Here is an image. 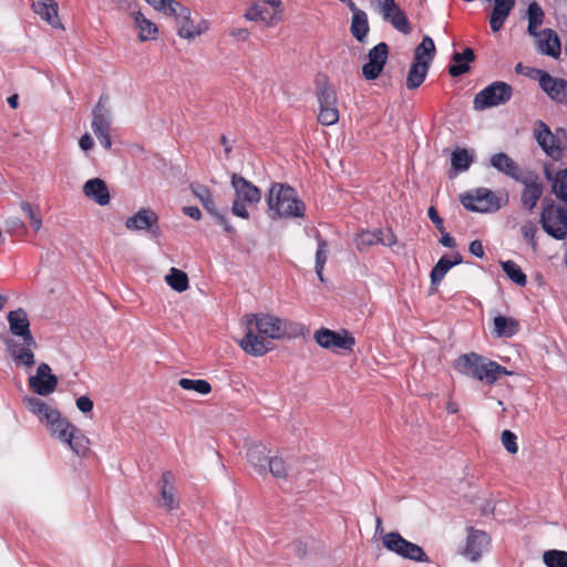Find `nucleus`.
<instances>
[{
  "label": "nucleus",
  "instance_id": "57",
  "mask_svg": "<svg viewBox=\"0 0 567 567\" xmlns=\"http://www.w3.org/2000/svg\"><path fill=\"white\" fill-rule=\"evenodd\" d=\"M76 408L83 413H90L93 410V401L86 396H80L76 400Z\"/></svg>",
  "mask_w": 567,
  "mask_h": 567
},
{
  "label": "nucleus",
  "instance_id": "56",
  "mask_svg": "<svg viewBox=\"0 0 567 567\" xmlns=\"http://www.w3.org/2000/svg\"><path fill=\"white\" fill-rule=\"evenodd\" d=\"M536 231H537V227L532 221H527L522 226V234H523L524 238L527 239L528 241H530L533 245L535 244L534 238H535Z\"/></svg>",
  "mask_w": 567,
  "mask_h": 567
},
{
  "label": "nucleus",
  "instance_id": "64",
  "mask_svg": "<svg viewBox=\"0 0 567 567\" xmlns=\"http://www.w3.org/2000/svg\"><path fill=\"white\" fill-rule=\"evenodd\" d=\"M380 243L384 246L391 247L396 244V239L390 230H386V231L382 230Z\"/></svg>",
  "mask_w": 567,
  "mask_h": 567
},
{
  "label": "nucleus",
  "instance_id": "33",
  "mask_svg": "<svg viewBox=\"0 0 567 567\" xmlns=\"http://www.w3.org/2000/svg\"><path fill=\"white\" fill-rule=\"evenodd\" d=\"M474 58V51L470 48H466L463 52L454 53V64L450 65L449 73L454 78L466 73L470 70L468 62H472Z\"/></svg>",
  "mask_w": 567,
  "mask_h": 567
},
{
  "label": "nucleus",
  "instance_id": "10",
  "mask_svg": "<svg viewBox=\"0 0 567 567\" xmlns=\"http://www.w3.org/2000/svg\"><path fill=\"white\" fill-rule=\"evenodd\" d=\"M316 342L324 349L334 352L339 350L352 351L355 340L347 330L333 331L327 328L317 330L313 334Z\"/></svg>",
  "mask_w": 567,
  "mask_h": 567
},
{
  "label": "nucleus",
  "instance_id": "17",
  "mask_svg": "<svg viewBox=\"0 0 567 567\" xmlns=\"http://www.w3.org/2000/svg\"><path fill=\"white\" fill-rule=\"evenodd\" d=\"M125 227L131 231L147 230L158 236V215L152 208H141L125 220Z\"/></svg>",
  "mask_w": 567,
  "mask_h": 567
},
{
  "label": "nucleus",
  "instance_id": "3",
  "mask_svg": "<svg viewBox=\"0 0 567 567\" xmlns=\"http://www.w3.org/2000/svg\"><path fill=\"white\" fill-rule=\"evenodd\" d=\"M267 205L271 218L303 217L306 206L291 186L274 183L268 192Z\"/></svg>",
  "mask_w": 567,
  "mask_h": 567
},
{
  "label": "nucleus",
  "instance_id": "24",
  "mask_svg": "<svg viewBox=\"0 0 567 567\" xmlns=\"http://www.w3.org/2000/svg\"><path fill=\"white\" fill-rule=\"evenodd\" d=\"M131 18L134 21V27L138 32V40L141 42L153 41L157 38V25L147 19L141 10H133Z\"/></svg>",
  "mask_w": 567,
  "mask_h": 567
},
{
  "label": "nucleus",
  "instance_id": "55",
  "mask_svg": "<svg viewBox=\"0 0 567 567\" xmlns=\"http://www.w3.org/2000/svg\"><path fill=\"white\" fill-rule=\"evenodd\" d=\"M516 439H517L516 435L509 430H505L502 432V435H501L502 443H503L504 447L506 449V451L511 454H515L518 451Z\"/></svg>",
  "mask_w": 567,
  "mask_h": 567
},
{
  "label": "nucleus",
  "instance_id": "52",
  "mask_svg": "<svg viewBox=\"0 0 567 567\" xmlns=\"http://www.w3.org/2000/svg\"><path fill=\"white\" fill-rule=\"evenodd\" d=\"M554 192L560 199L567 202V168L557 174Z\"/></svg>",
  "mask_w": 567,
  "mask_h": 567
},
{
  "label": "nucleus",
  "instance_id": "50",
  "mask_svg": "<svg viewBox=\"0 0 567 567\" xmlns=\"http://www.w3.org/2000/svg\"><path fill=\"white\" fill-rule=\"evenodd\" d=\"M270 472L277 478H286L289 475V468L285 461L278 456L269 457L267 462V472Z\"/></svg>",
  "mask_w": 567,
  "mask_h": 567
},
{
  "label": "nucleus",
  "instance_id": "15",
  "mask_svg": "<svg viewBox=\"0 0 567 567\" xmlns=\"http://www.w3.org/2000/svg\"><path fill=\"white\" fill-rule=\"evenodd\" d=\"M29 386L41 396L52 394L58 386V378L48 363H40L37 373L29 378Z\"/></svg>",
  "mask_w": 567,
  "mask_h": 567
},
{
  "label": "nucleus",
  "instance_id": "25",
  "mask_svg": "<svg viewBox=\"0 0 567 567\" xmlns=\"http://www.w3.org/2000/svg\"><path fill=\"white\" fill-rule=\"evenodd\" d=\"M84 195L101 206L110 203V192L105 182L101 178H92L83 185Z\"/></svg>",
  "mask_w": 567,
  "mask_h": 567
},
{
  "label": "nucleus",
  "instance_id": "27",
  "mask_svg": "<svg viewBox=\"0 0 567 567\" xmlns=\"http://www.w3.org/2000/svg\"><path fill=\"white\" fill-rule=\"evenodd\" d=\"M8 352L12 360L19 365L31 368L34 364V353L32 351L35 346H18L13 340L6 341Z\"/></svg>",
  "mask_w": 567,
  "mask_h": 567
},
{
  "label": "nucleus",
  "instance_id": "23",
  "mask_svg": "<svg viewBox=\"0 0 567 567\" xmlns=\"http://www.w3.org/2000/svg\"><path fill=\"white\" fill-rule=\"evenodd\" d=\"M158 504L167 511L176 509L179 505L175 496L174 475L171 472L162 475Z\"/></svg>",
  "mask_w": 567,
  "mask_h": 567
},
{
  "label": "nucleus",
  "instance_id": "39",
  "mask_svg": "<svg viewBox=\"0 0 567 567\" xmlns=\"http://www.w3.org/2000/svg\"><path fill=\"white\" fill-rule=\"evenodd\" d=\"M461 257L455 260H451L447 257H442L431 270V284L437 286L446 275V272L455 265L461 262Z\"/></svg>",
  "mask_w": 567,
  "mask_h": 567
},
{
  "label": "nucleus",
  "instance_id": "28",
  "mask_svg": "<svg viewBox=\"0 0 567 567\" xmlns=\"http://www.w3.org/2000/svg\"><path fill=\"white\" fill-rule=\"evenodd\" d=\"M491 165L498 172L515 181L522 179V173L518 165L506 153L494 154L491 157Z\"/></svg>",
  "mask_w": 567,
  "mask_h": 567
},
{
  "label": "nucleus",
  "instance_id": "8",
  "mask_svg": "<svg viewBox=\"0 0 567 567\" xmlns=\"http://www.w3.org/2000/svg\"><path fill=\"white\" fill-rule=\"evenodd\" d=\"M382 544L389 551H392L402 558L421 563H427L430 560L422 547L406 540L398 532L384 534L382 537Z\"/></svg>",
  "mask_w": 567,
  "mask_h": 567
},
{
  "label": "nucleus",
  "instance_id": "31",
  "mask_svg": "<svg viewBox=\"0 0 567 567\" xmlns=\"http://www.w3.org/2000/svg\"><path fill=\"white\" fill-rule=\"evenodd\" d=\"M247 458L249 463L264 475L267 473V462L269 460L266 445L261 443H252L247 450Z\"/></svg>",
  "mask_w": 567,
  "mask_h": 567
},
{
  "label": "nucleus",
  "instance_id": "4",
  "mask_svg": "<svg viewBox=\"0 0 567 567\" xmlns=\"http://www.w3.org/2000/svg\"><path fill=\"white\" fill-rule=\"evenodd\" d=\"M231 186L235 190L231 213L237 217L248 219V206L257 205L260 202L261 192L252 183L236 173L231 175Z\"/></svg>",
  "mask_w": 567,
  "mask_h": 567
},
{
  "label": "nucleus",
  "instance_id": "34",
  "mask_svg": "<svg viewBox=\"0 0 567 567\" xmlns=\"http://www.w3.org/2000/svg\"><path fill=\"white\" fill-rule=\"evenodd\" d=\"M435 55V45L431 37L424 35L422 42L415 48L413 61L417 63H425L430 68L431 62Z\"/></svg>",
  "mask_w": 567,
  "mask_h": 567
},
{
  "label": "nucleus",
  "instance_id": "37",
  "mask_svg": "<svg viewBox=\"0 0 567 567\" xmlns=\"http://www.w3.org/2000/svg\"><path fill=\"white\" fill-rule=\"evenodd\" d=\"M165 282L177 292H184L189 287L187 274L174 267H172L165 276Z\"/></svg>",
  "mask_w": 567,
  "mask_h": 567
},
{
  "label": "nucleus",
  "instance_id": "20",
  "mask_svg": "<svg viewBox=\"0 0 567 567\" xmlns=\"http://www.w3.org/2000/svg\"><path fill=\"white\" fill-rule=\"evenodd\" d=\"M31 9L53 29L64 30V25L59 17V4L55 0H33Z\"/></svg>",
  "mask_w": 567,
  "mask_h": 567
},
{
  "label": "nucleus",
  "instance_id": "40",
  "mask_svg": "<svg viewBox=\"0 0 567 567\" xmlns=\"http://www.w3.org/2000/svg\"><path fill=\"white\" fill-rule=\"evenodd\" d=\"M192 192L209 214L216 215L217 209L215 202L210 190L206 186L199 184L192 185Z\"/></svg>",
  "mask_w": 567,
  "mask_h": 567
},
{
  "label": "nucleus",
  "instance_id": "30",
  "mask_svg": "<svg viewBox=\"0 0 567 567\" xmlns=\"http://www.w3.org/2000/svg\"><path fill=\"white\" fill-rule=\"evenodd\" d=\"M483 359L484 357L474 352L462 354L455 360L454 368L460 373L475 379Z\"/></svg>",
  "mask_w": 567,
  "mask_h": 567
},
{
  "label": "nucleus",
  "instance_id": "54",
  "mask_svg": "<svg viewBox=\"0 0 567 567\" xmlns=\"http://www.w3.org/2000/svg\"><path fill=\"white\" fill-rule=\"evenodd\" d=\"M370 4L382 18L390 11H393V9H396L398 6L395 0H370Z\"/></svg>",
  "mask_w": 567,
  "mask_h": 567
},
{
  "label": "nucleus",
  "instance_id": "48",
  "mask_svg": "<svg viewBox=\"0 0 567 567\" xmlns=\"http://www.w3.org/2000/svg\"><path fill=\"white\" fill-rule=\"evenodd\" d=\"M382 230L370 231L362 230L355 238V244L359 249H364L380 243Z\"/></svg>",
  "mask_w": 567,
  "mask_h": 567
},
{
  "label": "nucleus",
  "instance_id": "49",
  "mask_svg": "<svg viewBox=\"0 0 567 567\" xmlns=\"http://www.w3.org/2000/svg\"><path fill=\"white\" fill-rule=\"evenodd\" d=\"M21 210L29 217L31 227L39 231L42 226V217L38 206H34L28 202L20 204Z\"/></svg>",
  "mask_w": 567,
  "mask_h": 567
},
{
  "label": "nucleus",
  "instance_id": "42",
  "mask_svg": "<svg viewBox=\"0 0 567 567\" xmlns=\"http://www.w3.org/2000/svg\"><path fill=\"white\" fill-rule=\"evenodd\" d=\"M542 194H543V188H542L540 184H537V183L527 184L522 194L523 205L529 210L533 209L536 206Z\"/></svg>",
  "mask_w": 567,
  "mask_h": 567
},
{
  "label": "nucleus",
  "instance_id": "43",
  "mask_svg": "<svg viewBox=\"0 0 567 567\" xmlns=\"http://www.w3.org/2000/svg\"><path fill=\"white\" fill-rule=\"evenodd\" d=\"M178 384L186 391H194L202 395H206L212 392L210 383L203 379L182 378L178 380Z\"/></svg>",
  "mask_w": 567,
  "mask_h": 567
},
{
  "label": "nucleus",
  "instance_id": "14",
  "mask_svg": "<svg viewBox=\"0 0 567 567\" xmlns=\"http://www.w3.org/2000/svg\"><path fill=\"white\" fill-rule=\"evenodd\" d=\"M389 47L385 42H380L368 52V62L362 65V74L369 80H375L380 76L388 61Z\"/></svg>",
  "mask_w": 567,
  "mask_h": 567
},
{
  "label": "nucleus",
  "instance_id": "53",
  "mask_svg": "<svg viewBox=\"0 0 567 567\" xmlns=\"http://www.w3.org/2000/svg\"><path fill=\"white\" fill-rule=\"evenodd\" d=\"M147 4H150L155 11L169 16L172 12L174 4H177L178 1L175 0H144Z\"/></svg>",
  "mask_w": 567,
  "mask_h": 567
},
{
  "label": "nucleus",
  "instance_id": "21",
  "mask_svg": "<svg viewBox=\"0 0 567 567\" xmlns=\"http://www.w3.org/2000/svg\"><path fill=\"white\" fill-rule=\"evenodd\" d=\"M91 127L94 134L111 131L112 112L109 107V99L101 96L93 109Z\"/></svg>",
  "mask_w": 567,
  "mask_h": 567
},
{
  "label": "nucleus",
  "instance_id": "61",
  "mask_svg": "<svg viewBox=\"0 0 567 567\" xmlns=\"http://www.w3.org/2000/svg\"><path fill=\"white\" fill-rule=\"evenodd\" d=\"M95 136L104 148L110 150L112 147L110 131L95 134Z\"/></svg>",
  "mask_w": 567,
  "mask_h": 567
},
{
  "label": "nucleus",
  "instance_id": "9",
  "mask_svg": "<svg viewBox=\"0 0 567 567\" xmlns=\"http://www.w3.org/2000/svg\"><path fill=\"white\" fill-rule=\"evenodd\" d=\"M513 94L512 86L505 82L496 81L481 90L474 97V109L483 111L505 104Z\"/></svg>",
  "mask_w": 567,
  "mask_h": 567
},
{
  "label": "nucleus",
  "instance_id": "38",
  "mask_svg": "<svg viewBox=\"0 0 567 567\" xmlns=\"http://www.w3.org/2000/svg\"><path fill=\"white\" fill-rule=\"evenodd\" d=\"M427 72L429 68L425 66V63H417L413 61L406 76V87L409 90H415L421 86L426 78Z\"/></svg>",
  "mask_w": 567,
  "mask_h": 567
},
{
  "label": "nucleus",
  "instance_id": "44",
  "mask_svg": "<svg viewBox=\"0 0 567 567\" xmlns=\"http://www.w3.org/2000/svg\"><path fill=\"white\" fill-rule=\"evenodd\" d=\"M528 17V33L530 35L537 33V29L542 25L544 20V11L537 2H532L527 10Z\"/></svg>",
  "mask_w": 567,
  "mask_h": 567
},
{
  "label": "nucleus",
  "instance_id": "36",
  "mask_svg": "<svg viewBox=\"0 0 567 567\" xmlns=\"http://www.w3.org/2000/svg\"><path fill=\"white\" fill-rule=\"evenodd\" d=\"M382 19L390 22L394 29L403 34H409L412 31L411 24L405 13L399 6H396V9H393V11L386 13V16H384Z\"/></svg>",
  "mask_w": 567,
  "mask_h": 567
},
{
  "label": "nucleus",
  "instance_id": "11",
  "mask_svg": "<svg viewBox=\"0 0 567 567\" xmlns=\"http://www.w3.org/2000/svg\"><path fill=\"white\" fill-rule=\"evenodd\" d=\"M284 7L276 8L269 0H258L251 3L244 17L248 21L261 22L267 27H274L281 21Z\"/></svg>",
  "mask_w": 567,
  "mask_h": 567
},
{
  "label": "nucleus",
  "instance_id": "18",
  "mask_svg": "<svg viewBox=\"0 0 567 567\" xmlns=\"http://www.w3.org/2000/svg\"><path fill=\"white\" fill-rule=\"evenodd\" d=\"M10 332L22 339L25 346H35L37 342L30 330V321L24 309L18 308L8 313Z\"/></svg>",
  "mask_w": 567,
  "mask_h": 567
},
{
  "label": "nucleus",
  "instance_id": "6",
  "mask_svg": "<svg viewBox=\"0 0 567 567\" xmlns=\"http://www.w3.org/2000/svg\"><path fill=\"white\" fill-rule=\"evenodd\" d=\"M461 203L466 209L472 212L493 213L506 203V198L498 196L491 189L477 188L472 193L462 195Z\"/></svg>",
  "mask_w": 567,
  "mask_h": 567
},
{
  "label": "nucleus",
  "instance_id": "45",
  "mask_svg": "<svg viewBox=\"0 0 567 567\" xmlns=\"http://www.w3.org/2000/svg\"><path fill=\"white\" fill-rule=\"evenodd\" d=\"M543 563L546 567H567V551L549 549L543 554Z\"/></svg>",
  "mask_w": 567,
  "mask_h": 567
},
{
  "label": "nucleus",
  "instance_id": "2",
  "mask_svg": "<svg viewBox=\"0 0 567 567\" xmlns=\"http://www.w3.org/2000/svg\"><path fill=\"white\" fill-rule=\"evenodd\" d=\"M246 334L239 341L248 354L261 357L272 349L271 340L282 339L281 319L269 313L245 316Z\"/></svg>",
  "mask_w": 567,
  "mask_h": 567
},
{
  "label": "nucleus",
  "instance_id": "35",
  "mask_svg": "<svg viewBox=\"0 0 567 567\" xmlns=\"http://www.w3.org/2000/svg\"><path fill=\"white\" fill-rule=\"evenodd\" d=\"M519 330L518 322L508 317L497 316L494 318V333L498 338H511Z\"/></svg>",
  "mask_w": 567,
  "mask_h": 567
},
{
  "label": "nucleus",
  "instance_id": "26",
  "mask_svg": "<svg viewBox=\"0 0 567 567\" xmlns=\"http://www.w3.org/2000/svg\"><path fill=\"white\" fill-rule=\"evenodd\" d=\"M509 374H512V372H509L505 367H502L497 362L484 358L475 379L485 382L486 384H493L502 375Z\"/></svg>",
  "mask_w": 567,
  "mask_h": 567
},
{
  "label": "nucleus",
  "instance_id": "29",
  "mask_svg": "<svg viewBox=\"0 0 567 567\" xmlns=\"http://www.w3.org/2000/svg\"><path fill=\"white\" fill-rule=\"evenodd\" d=\"M516 0H495L492 14L489 17V25L494 32L499 31L512 9L515 6Z\"/></svg>",
  "mask_w": 567,
  "mask_h": 567
},
{
  "label": "nucleus",
  "instance_id": "60",
  "mask_svg": "<svg viewBox=\"0 0 567 567\" xmlns=\"http://www.w3.org/2000/svg\"><path fill=\"white\" fill-rule=\"evenodd\" d=\"M79 146L84 152L92 150V147L94 146V141L92 136L89 133L82 135V137L79 141Z\"/></svg>",
  "mask_w": 567,
  "mask_h": 567
},
{
  "label": "nucleus",
  "instance_id": "16",
  "mask_svg": "<svg viewBox=\"0 0 567 567\" xmlns=\"http://www.w3.org/2000/svg\"><path fill=\"white\" fill-rule=\"evenodd\" d=\"M533 72L538 74L539 85L547 95L559 103H567V82L563 79L550 76L542 70L528 69L527 75Z\"/></svg>",
  "mask_w": 567,
  "mask_h": 567
},
{
  "label": "nucleus",
  "instance_id": "22",
  "mask_svg": "<svg viewBox=\"0 0 567 567\" xmlns=\"http://www.w3.org/2000/svg\"><path fill=\"white\" fill-rule=\"evenodd\" d=\"M537 49L546 55L558 58L560 55L561 47L557 33L551 29H545L536 34Z\"/></svg>",
  "mask_w": 567,
  "mask_h": 567
},
{
  "label": "nucleus",
  "instance_id": "58",
  "mask_svg": "<svg viewBox=\"0 0 567 567\" xmlns=\"http://www.w3.org/2000/svg\"><path fill=\"white\" fill-rule=\"evenodd\" d=\"M427 215H429V218L432 220V223L435 225L436 229L440 233H443V230L445 229L444 225H443V219L439 216L435 207L431 206L427 210Z\"/></svg>",
  "mask_w": 567,
  "mask_h": 567
},
{
  "label": "nucleus",
  "instance_id": "46",
  "mask_svg": "<svg viewBox=\"0 0 567 567\" xmlns=\"http://www.w3.org/2000/svg\"><path fill=\"white\" fill-rule=\"evenodd\" d=\"M473 162V156L465 148H457L452 153L451 163L455 171L464 172L468 169Z\"/></svg>",
  "mask_w": 567,
  "mask_h": 567
},
{
  "label": "nucleus",
  "instance_id": "5",
  "mask_svg": "<svg viewBox=\"0 0 567 567\" xmlns=\"http://www.w3.org/2000/svg\"><path fill=\"white\" fill-rule=\"evenodd\" d=\"M174 7L169 16L175 19L176 31L179 38L193 41L208 32L210 22L207 19L199 18L195 20L190 9L179 2L174 4Z\"/></svg>",
  "mask_w": 567,
  "mask_h": 567
},
{
  "label": "nucleus",
  "instance_id": "41",
  "mask_svg": "<svg viewBox=\"0 0 567 567\" xmlns=\"http://www.w3.org/2000/svg\"><path fill=\"white\" fill-rule=\"evenodd\" d=\"M501 265L506 276L517 286L524 287L527 284L526 275L523 272V270L516 262L512 260H506L502 261Z\"/></svg>",
  "mask_w": 567,
  "mask_h": 567
},
{
  "label": "nucleus",
  "instance_id": "51",
  "mask_svg": "<svg viewBox=\"0 0 567 567\" xmlns=\"http://www.w3.org/2000/svg\"><path fill=\"white\" fill-rule=\"evenodd\" d=\"M282 338H297L305 336L308 331L302 323L281 320Z\"/></svg>",
  "mask_w": 567,
  "mask_h": 567
},
{
  "label": "nucleus",
  "instance_id": "12",
  "mask_svg": "<svg viewBox=\"0 0 567 567\" xmlns=\"http://www.w3.org/2000/svg\"><path fill=\"white\" fill-rule=\"evenodd\" d=\"M319 103L318 121L326 126L333 125L339 121L337 107V93L331 85H322L317 93Z\"/></svg>",
  "mask_w": 567,
  "mask_h": 567
},
{
  "label": "nucleus",
  "instance_id": "62",
  "mask_svg": "<svg viewBox=\"0 0 567 567\" xmlns=\"http://www.w3.org/2000/svg\"><path fill=\"white\" fill-rule=\"evenodd\" d=\"M470 252L474 256L482 258L484 256V248L480 240H473L470 244Z\"/></svg>",
  "mask_w": 567,
  "mask_h": 567
},
{
  "label": "nucleus",
  "instance_id": "32",
  "mask_svg": "<svg viewBox=\"0 0 567 567\" xmlns=\"http://www.w3.org/2000/svg\"><path fill=\"white\" fill-rule=\"evenodd\" d=\"M350 31L358 42H365L370 31L368 14L365 13V11L359 10L352 13Z\"/></svg>",
  "mask_w": 567,
  "mask_h": 567
},
{
  "label": "nucleus",
  "instance_id": "1",
  "mask_svg": "<svg viewBox=\"0 0 567 567\" xmlns=\"http://www.w3.org/2000/svg\"><path fill=\"white\" fill-rule=\"evenodd\" d=\"M25 406L45 424L50 434L66 444L78 456H83L89 451L90 440L80 432L59 410L48 405L39 398H25Z\"/></svg>",
  "mask_w": 567,
  "mask_h": 567
},
{
  "label": "nucleus",
  "instance_id": "7",
  "mask_svg": "<svg viewBox=\"0 0 567 567\" xmlns=\"http://www.w3.org/2000/svg\"><path fill=\"white\" fill-rule=\"evenodd\" d=\"M492 549L491 536L474 527L466 528V537L463 547L458 553L462 557L471 563H477L482 557Z\"/></svg>",
  "mask_w": 567,
  "mask_h": 567
},
{
  "label": "nucleus",
  "instance_id": "63",
  "mask_svg": "<svg viewBox=\"0 0 567 567\" xmlns=\"http://www.w3.org/2000/svg\"><path fill=\"white\" fill-rule=\"evenodd\" d=\"M183 213L195 220H199L202 217V213L196 206H185L183 207Z\"/></svg>",
  "mask_w": 567,
  "mask_h": 567
},
{
  "label": "nucleus",
  "instance_id": "13",
  "mask_svg": "<svg viewBox=\"0 0 567 567\" xmlns=\"http://www.w3.org/2000/svg\"><path fill=\"white\" fill-rule=\"evenodd\" d=\"M540 221L544 230L556 239L567 235V212L560 207L549 205L543 208Z\"/></svg>",
  "mask_w": 567,
  "mask_h": 567
},
{
  "label": "nucleus",
  "instance_id": "47",
  "mask_svg": "<svg viewBox=\"0 0 567 567\" xmlns=\"http://www.w3.org/2000/svg\"><path fill=\"white\" fill-rule=\"evenodd\" d=\"M318 247L316 251V272L320 279V281H323V268L326 265V261L328 259V245L324 239H322L320 236L317 237Z\"/></svg>",
  "mask_w": 567,
  "mask_h": 567
},
{
  "label": "nucleus",
  "instance_id": "19",
  "mask_svg": "<svg viewBox=\"0 0 567 567\" xmlns=\"http://www.w3.org/2000/svg\"><path fill=\"white\" fill-rule=\"evenodd\" d=\"M534 136L538 145L548 156L554 159H558L561 156V147L558 140L543 121L535 123Z\"/></svg>",
  "mask_w": 567,
  "mask_h": 567
},
{
  "label": "nucleus",
  "instance_id": "59",
  "mask_svg": "<svg viewBox=\"0 0 567 567\" xmlns=\"http://www.w3.org/2000/svg\"><path fill=\"white\" fill-rule=\"evenodd\" d=\"M230 37L237 41H246L249 38V31L246 28H235L229 32Z\"/></svg>",
  "mask_w": 567,
  "mask_h": 567
}]
</instances>
